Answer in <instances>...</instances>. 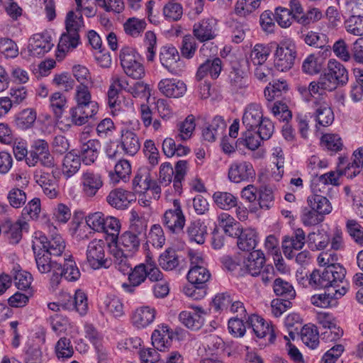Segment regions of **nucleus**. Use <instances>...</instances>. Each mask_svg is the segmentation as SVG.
Here are the masks:
<instances>
[{
	"label": "nucleus",
	"instance_id": "473e14b6",
	"mask_svg": "<svg viewBox=\"0 0 363 363\" xmlns=\"http://www.w3.org/2000/svg\"><path fill=\"white\" fill-rule=\"evenodd\" d=\"M265 265L264 254L259 250H252L245 262L247 272L253 277H257Z\"/></svg>",
	"mask_w": 363,
	"mask_h": 363
},
{
	"label": "nucleus",
	"instance_id": "f8f14e48",
	"mask_svg": "<svg viewBox=\"0 0 363 363\" xmlns=\"http://www.w3.org/2000/svg\"><path fill=\"white\" fill-rule=\"evenodd\" d=\"M306 234L303 229L294 230L291 236H285L282 240V250L284 256L289 259L294 257V250H300L306 243Z\"/></svg>",
	"mask_w": 363,
	"mask_h": 363
},
{
	"label": "nucleus",
	"instance_id": "6ab92c4d",
	"mask_svg": "<svg viewBox=\"0 0 363 363\" xmlns=\"http://www.w3.org/2000/svg\"><path fill=\"white\" fill-rule=\"evenodd\" d=\"M159 90L167 97L179 98L186 91L185 83L176 79H164L158 83Z\"/></svg>",
	"mask_w": 363,
	"mask_h": 363
},
{
	"label": "nucleus",
	"instance_id": "39448f33",
	"mask_svg": "<svg viewBox=\"0 0 363 363\" xmlns=\"http://www.w3.org/2000/svg\"><path fill=\"white\" fill-rule=\"evenodd\" d=\"M321 74L333 91L340 86L345 85L349 80L347 69L335 59L328 60L327 69Z\"/></svg>",
	"mask_w": 363,
	"mask_h": 363
},
{
	"label": "nucleus",
	"instance_id": "e2e57ef3",
	"mask_svg": "<svg viewBox=\"0 0 363 363\" xmlns=\"http://www.w3.org/2000/svg\"><path fill=\"white\" fill-rule=\"evenodd\" d=\"M332 50L335 57L340 60L345 62L352 60V50H350L349 45L344 39L340 38L336 40L332 47Z\"/></svg>",
	"mask_w": 363,
	"mask_h": 363
},
{
	"label": "nucleus",
	"instance_id": "4468645a",
	"mask_svg": "<svg viewBox=\"0 0 363 363\" xmlns=\"http://www.w3.org/2000/svg\"><path fill=\"white\" fill-rule=\"evenodd\" d=\"M334 291L315 294L311 296V302L313 305L320 308L334 307L337 305V300L347 292L348 288L341 286Z\"/></svg>",
	"mask_w": 363,
	"mask_h": 363
},
{
	"label": "nucleus",
	"instance_id": "5fc2aeb1",
	"mask_svg": "<svg viewBox=\"0 0 363 363\" xmlns=\"http://www.w3.org/2000/svg\"><path fill=\"white\" fill-rule=\"evenodd\" d=\"M160 266L164 270H172L179 265V259L175 250L167 249L158 259Z\"/></svg>",
	"mask_w": 363,
	"mask_h": 363
},
{
	"label": "nucleus",
	"instance_id": "bf43d9fd",
	"mask_svg": "<svg viewBox=\"0 0 363 363\" xmlns=\"http://www.w3.org/2000/svg\"><path fill=\"white\" fill-rule=\"evenodd\" d=\"M163 15L168 21H178L183 16V6L180 3L170 1L164 6Z\"/></svg>",
	"mask_w": 363,
	"mask_h": 363
},
{
	"label": "nucleus",
	"instance_id": "cd10ccee",
	"mask_svg": "<svg viewBox=\"0 0 363 363\" xmlns=\"http://www.w3.org/2000/svg\"><path fill=\"white\" fill-rule=\"evenodd\" d=\"M28 223L26 221L18 220L15 223L11 220H6L2 225L3 233L7 237L9 242L11 244H17L22 238V230Z\"/></svg>",
	"mask_w": 363,
	"mask_h": 363
},
{
	"label": "nucleus",
	"instance_id": "ddd939ff",
	"mask_svg": "<svg viewBox=\"0 0 363 363\" xmlns=\"http://www.w3.org/2000/svg\"><path fill=\"white\" fill-rule=\"evenodd\" d=\"M216 26L217 21L215 18H204L194 23V36L201 43L213 40L216 36Z\"/></svg>",
	"mask_w": 363,
	"mask_h": 363
},
{
	"label": "nucleus",
	"instance_id": "f257e3e1",
	"mask_svg": "<svg viewBox=\"0 0 363 363\" xmlns=\"http://www.w3.org/2000/svg\"><path fill=\"white\" fill-rule=\"evenodd\" d=\"M346 270L341 264H330L323 269H314L306 281L314 289H337L341 286L349 288L345 279Z\"/></svg>",
	"mask_w": 363,
	"mask_h": 363
},
{
	"label": "nucleus",
	"instance_id": "a18cd8bd",
	"mask_svg": "<svg viewBox=\"0 0 363 363\" xmlns=\"http://www.w3.org/2000/svg\"><path fill=\"white\" fill-rule=\"evenodd\" d=\"M162 151L167 157L174 155L182 157L189 154L190 149L182 144L177 145L175 140L172 138H167L162 143Z\"/></svg>",
	"mask_w": 363,
	"mask_h": 363
},
{
	"label": "nucleus",
	"instance_id": "c9c22d12",
	"mask_svg": "<svg viewBox=\"0 0 363 363\" xmlns=\"http://www.w3.org/2000/svg\"><path fill=\"white\" fill-rule=\"evenodd\" d=\"M230 89L233 91L238 94H243L248 86V79L244 75V72L239 69L233 67L228 75Z\"/></svg>",
	"mask_w": 363,
	"mask_h": 363
},
{
	"label": "nucleus",
	"instance_id": "412c9836",
	"mask_svg": "<svg viewBox=\"0 0 363 363\" xmlns=\"http://www.w3.org/2000/svg\"><path fill=\"white\" fill-rule=\"evenodd\" d=\"M35 182L41 186L44 194L50 199L58 194L57 184L55 176L49 172L37 171L34 175Z\"/></svg>",
	"mask_w": 363,
	"mask_h": 363
},
{
	"label": "nucleus",
	"instance_id": "052dcab7",
	"mask_svg": "<svg viewBox=\"0 0 363 363\" xmlns=\"http://www.w3.org/2000/svg\"><path fill=\"white\" fill-rule=\"evenodd\" d=\"M321 145L331 152L336 153L342 149L341 138L333 133L324 134L320 139Z\"/></svg>",
	"mask_w": 363,
	"mask_h": 363
},
{
	"label": "nucleus",
	"instance_id": "6e6d98bb",
	"mask_svg": "<svg viewBox=\"0 0 363 363\" xmlns=\"http://www.w3.org/2000/svg\"><path fill=\"white\" fill-rule=\"evenodd\" d=\"M146 26L145 20L133 17L126 20L123 24V28L126 34L136 38L141 35Z\"/></svg>",
	"mask_w": 363,
	"mask_h": 363
},
{
	"label": "nucleus",
	"instance_id": "b1692460",
	"mask_svg": "<svg viewBox=\"0 0 363 363\" xmlns=\"http://www.w3.org/2000/svg\"><path fill=\"white\" fill-rule=\"evenodd\" d=\"M156 311L154 308L150 306H142L135 309L131 316L133 325L142 329L147 327L155 320Z\"/></svg>",
	"mask_w": 363,
	"mask_h": 363
},
{
	"label": "nucleus",
	"instance_id": "680f3d73",
	"mask_svg": "<svg viewBox=\"0 0 363 363\" xmlns=\"http://www.w3.org/2000/svg\"><path fill=\"white\" fill-rule=\"evenodd\" d=\"M36 120V113L32 108H26L21 111L16 118L18 128L27 130L31 128Z\"/></svg>",
	"mask_w": 363,
	"mask_h": 363
},
{
	"label": "nucleus",
	"instance_id": "6e6552de",
	"mask_svg": "<svg viewBox=\"0 0 363 363\" xmlns=\"http://www.w3.org/2000/svg\"><path fill=\"white\" fill-rule=\"evenodd\" d=\"M54 46L48 31L33 34L29 39L28 50L30 55L41 57L50 51Z\"/></svg>",
	"mask_w": 363,
	"mask_h": 363
},
{
	"label": "nucleus",
	"instance_id": "864d4df0",
	"mask_svg": "<svg viewBox=\"0 0 363 363\" xmlns=\"http://www.w3.org/2000/svg\"><path fill=\"white\" fill-rule=\"evenodd\" d=\"M85 337L94 345L99 357L105 359L106 353L101 345V335L92 325L87 324L85 325Z\"/></svg>",
	"mask_w": 363,
	"mask_h": 363
},
{
	"label": "nucleus",
	"instance_id": "de8ad7c7",
	"mask_svg": "<svg viewBox=\"0 0 363 363\" xmlns=\"http://www.w3.org/2000/svg\"><path fill=\"white\" fill-rule=\"evenodd\" d=\"M330 242V236L326 233L319 230L310 233L306 241L308 247L313 251L324 250Z\"/></svg>",
	"mask_w": 363,
	"mask_h": 363
},
{
	"label": "nucleus",
	"instance_id": "603ef678",
	"mask_svg": "<svg viewBox=\"0 0 363 363\" xmlns=\"http://www.w3.org/2000/svg\"><path fill=\"white\" fill-rule=\"evenodd\" d=\"M79 43V35L77 33L67 32L62 33L57 45L60 52H66L74 49Z\"/></svg>",
	"mask_w": 363,
	"mask_h": 363
},
{
	"label": "nucleus",
	"instance_id": "f03ea898",
	"mask_svg": "<svg viewBox=\"0 0 363 363\" xmlns=\"http://www.w3.org/2000/svg\"><path fill=\"white\" fill-rule=\"evenodd\" d=\"M121 65L125 74L133 79H140L145 76V67L140 62V56L136 50L124 47L120 52Z\"/></svg>",
	"mask_w": 363,
	"mask_h": 363
},
{
	"label": "nucleus",
	"instance_id": "bb28decb",
	"mask_svg": "<svg viewBox=\"0 0 363 363\" xmlns=\"http://www.w3.org/2000/svg\"><path fill=\"white\" fill-rule=\"evenodd\" d=\"M226 128L225 121L220 116H216L211 123L202 130L203 139L208 142H214L217 138L222 137Z\"/></svg>",
	"mask_w": 363,
	"mask_h": 363
},
{
	"label": "nucleus",
	"instance_id": "3c124183",
	"mask_svg": "<svg viewBox=\"0 0 363 363\" xmlns=\"http://www.w3.org/2000/svg\"><path fill=\"white\" fill-rule=\"evenodd\" d=\"M213 199L216 204L223 210H230L238 206V198L229 192L216 191Z\"/></svg>",
	"mask_w": 363,
	"mask_h": 363
},
{
	"label": "nucleus",
	"instance_id": "20e7f679",
	"mask_svg": "<svg viewBox=\"0 0 363 363\" xmlns=\"http://www.w3.org/2000/svg\"><path fill=\"white\" fill-rule=\"evenodd\" d=\"M107 244L103 240L94 239L86 247V262L93 269L109 267L111 260L106 256Z\"/></svg>",
	"mask_w": 363,
	"mask_h": 363
},
{
	"label": "nucleus",
	"instance_id": "7c9ffc66",
	"mask_svg": "<svg viewBox=\"0 0 363 363\" xmlns=\"http://www.w3.org/2000/svg\"><path fill=\"white\" fill-rule=\"evenodd\" d=\"M111 254L113 256V262L115 267L123 274H128L132 269L129 257L133 256L128 252H125L123 250L119 248L118 245L111 248Z\"/></svg>",
	"mask_w": 363,
	"mask_h": 363
},
{
	"label": "nucleus",
	"instance_id": "aec40b11",
	"mask_svg": "<svg viewBox=\"0 0 363 363\" xmlns=\"http://www.w3.org/2000/svg\"><path fill=\"white\" fill-rule=\"evenodd\" d=\"M62 308L68 311H75L80 315L88 311V302L86 294L81 289L75 291L74 296H68V299L62 303Z\"/></svg>",
	"mask_w": 363,
	"mask_h": 363
},
{
	"label": "nucleus",
	"instance_id": "9d476101",
	"mask_svg": "<svg viewBox=\"0 0 363 363\" xmlns=\"http://www.w3.org/2000/svg\"><path fill=\"white\" fill-rule=\"evenodd\" d=\"M228 177L229 180L233 183L248 182L255 177V171L250 162L237 161L230 165Z\"/></svg>",
	"mask_w": 363,
	"mask_h": 363
},
{
	"label": "nucleus",
	"instance_id": "774afa93",
	"mask_svg": "<svg viewBox=\"0 0 363 363\" xmlns=\"http://www.w3.org/2000/svg\"><path fill=\"white\" fill-rule=\"evenodd\" d=\"M347 231L354 242L363 247V227L354 220H349L346 223Z\"/></svg>",
	"mask_w": 363,
	"mask_h": 363
},
{
	"label": "nucleus",
	"instance_id": "49530a36",
	"mask_svg": "<svg viewBox=\"0 0 363 363\" xmlns=\"http://www.w3.org/2000/svg\"><path fill=\"white\" fill-rule=\"evenodd\" d=\"M308 203L311 208L314 209L323 216L332 211L331 203L325 195H311L308 197Z\"/></svg>",
	"mask_w": 363,
	"mask_h": 363
},
{
	"label": "nucleus",
	"instance_id": "393cba45",
	"mask_svg": "<svg viewBox=\"0 0 363 363\" xmlns=\"http://www.w3.org/2000/svg\"><path fill=\"white\" fill-rule=\"evenodd\" d=\"M97 110H94L83 106L75 105L70 108L67 121L74 125H82L86 123L89 118L97 113Z\"/></svg>",
	"mask_w": 363,
	"mask_h": 363
},
{
	"label": "nucleus",
	"instance_id": "13d9d810",
	"mask_svg": "<svg viewBox=\"0 0 363 363\" xmlns=\"http://www.w3.org/2000/svg\"><path fill=\"white\" fill-rule=\"evenodd\" d=\"M62 272L63 277L68 281H76L81 276L80 271L72 256H69L67 259H64V264H62Z\"/></svg>",
	"mask_w": 363,
	"mask_h": 363
},
{
	"label": "nucleus",
	"instance_id": "338daca9",
	"mask_svg": "<svg viewBox=\"0 0 363 363\" xmlns=\"http://www.w3.org/2000/svg\"><path fill=\"white\" fill-rule=\"evenodd\" d=\"M104 305L106 311L114 317H121L124 314L123 304L121 300L116 296H106Z\"/></svg>",
	"mask_w": 363,
	"mask_h": 363
},
{
	"label": "nucleus",
	"instance_id": "9b49d317",
	"mask_svg": "<svg viewBox=\"0 0 363 363\" xmlns=\"http://www.w3.org/2000/svg\"><path fill=\"white\" fill-rule=\"evenodd\" d=\"M313 116L318 125L327 127L334 121V113L329 104L322 99L315 98L312 101Z\"/></svg>",
	"mask_w": 363,
	"mask_h": 363
},
{
	"label": "nucleus",
	"instance_id": "7ed1b4c3",
	"mask_svg": "<svg viewBox=\"0 0 363 363\" xmlns=\"http://www.w3.org/2000/svg\"><path fill=\"white\" fill-rule=\"evenodd\" d=\"M296 57L295 43L289 39L281 41L274 52V65L281 72L289 70L294 65Z\"/></svg>",
	"mask_w": 363,
	"mask_h": 363
},
{
	"label": "nucleus",
	"instance_id": "c03bdc74",
	"mask_svg": "<svg viewBox=\"0 0 363 363\" xmlns=\"http://www.w3.org/2000/svg\"><path fill=\"white\" fill-rule=\"evenodd\" d=\"M210 278L209 271L206 267L200 265L192 267L187 274V279L189 283L205 287H206V282Z\"/></svg>",
	"mask_w": 363,
	"mask_h": 363
},
{
	"label": "nucleus",
	"instance_id": "423d86ee",
	"mask_svg": "<svg viewBox=\"0 0 363 363\" xmlns=\"http://www.w3.org/2000/svg\"><path fill=\"white\" fill-rule=\"evenodd\" d=\"M159 57L162 65L172 74L180 75L184 72V63L180 60L179 52L173 45L162 46Z\"/></svg>",
	"mask_w": 363,
	"mask_h": 363
},
{
	"label": "nucleus",
	"instance_id": "2f4dec72",
	"mask_svg": "<svg viewBox=\"0 0 363 363\" xmlns=\"http://www.w3.org/2000/svg\"><path fill=\"white\" fill-rule=\"evenodd\" d=\"M101 147L98 140H89L81 146V160L86 165L92 164L99 156V150Z\"/></svg>",
	"mask_w": 363,
	"mask_h": 363
},
{
	"label": "nucleus",
	"instance_id": "72a5a7b5",
	"mask_svg": "<svg viewBox=\"0 0 363 363\" xmlns=\"http://www.w3.org/2000/svg\"><path fill=\"white\" fill-rule=\"evenodd\" d=\"M258 242V234L251 228H242L238 238L237 245L242 251H250L255 248Z\"/></svg>",
	"mask_w": 363,
	"mask_h": 363
},
{
	"label": "nucleus",
	"instance_id": "a211bd4d",
	"mask_svg": "<svg viewBox=\"0 0 363 363\" xmlns=\"http://www.w3.org/2000/svg\"><path fill=\"white\" fill-rule=\"evenodd\" d=\"M38 239L42 245V250L52 257H60L65 251V242L59 234L55 233L50 238L40 235Z\"/></svg>",
	"mask_w": 363,
	"mask_h": 363
},
{
	"label": "nucleus",
	"instance_id": "1a4fd4ad",
	"mask_svg": "<svg viewBox=\"0 0 363 363\" xmlns=\"http://www.w3.org/2000/svg\"><path fill=\"white\" fill-rule=\"evenodd\" d=\"M173 208L167 210L163 216V225L172 233L181 232L185 224L180 202L178 199L173 201Z\"/></svg>",
	"mask_w": 363,
	"mask_h": 363
},
{
	"label": "nucleus",
	"instance_id": "f704fd0d",
	"mask_svg": "<svg viewBox=\"0 0 363 363\" xmlns=\"http://www.w3.org/2000/svg\"><path fill=\"white\" fill-rule=\"evenodd\" d=\"M117 245L125 252L133 255L140 248V238L127 230L118 238Z\"/></svg>",
	"mask_w": 363,
	"mask_h": 363
},
{
	"label": "nucleus",
	"instance_id": "0eeeda50",
	"mask_svg": "<svg viewBox=\"0 0 363 363\" xmlns=\"http://www.w3.org/2000/svg\"><path fill=\"white\" fill-rule=\"evenodd\" d=\"M80 185L84 196L93 198L103 186L104 179L99 172L87 169L82 174Z\"/></svg>",
	"mask_w": 363,
	"mask_h": 363
},
{
	"label": "nucleus",
	"instance_id": "8fccbe9b",
	"mask_svg": "<svg viewBox=\"0 0 363 363\" xmlns=\"http://www.w3.org/2000/svg\"><path fill=\"white\" fill-rule=\"evenodd\" d=\"M195 120L192 115L188 116L184 121L179 122L177 127V133L175 135L177 140H189L195 130Z\"/></svg>",
	"mask_w": 363,
	"mask_h": 363
},
{
	"label": "nucleus",
	"instance_id": "e433bc0d",
	"mask_svg": "<svg viewBox=\"0 0 363 363\" xmlns=\"http://www.w3.org/2000/svg\"><path fill=\"white\" fill-rule=\"evenodd\" d=\"M74 100L77 105L86 106L94 110H99L98 104L91 99L89 86H77Z\"/></svg>",
	"mask_w": 363,
	"mask_h": 363
},
{
	"label": "nucleus",
	"instance_id": "a19ab883",
	"mask_svg": "<svg viewBox=\"0 0 363 363\" xmlns=\"http://www.w3.org/2000/svg\"><path fill=\"white\" fill-rule=\"evenodd\" d=\"M49 150L48 143L43 139H37L33 142L29 155L26 158V162L29 167H34L38 162V157Z\"/></svg>",
	"mask_w": 363,
	"mask_h": 363
},
{
	"label": "nucleus",
	"instance_id": "69168bd1",
	"mask_svg": "<svg viewBox=\"0 0 363 363\" xmlns=\"http://www.w3.org/2000/svg\"><path fill=\"white\" fill-rule=\"evenodd\" d=\"M346 31L353 35L363 36V16H351L345 21Z\"/></svg>",
	"mask_w": 363,
	"mask_h": 363
},
{
	"label": "nucleus",
	"instance_id": "2eb2a0df",
	"mask_svg": "<svg viewBox=\"0 0 363 363\" xmlns=\"http://www.w3.org/2000/svg\"><path fill=\"white\" fill-rule=\"evenodd\" d=\"M120 145L125 155L134 156L140 149V141L133 130L123 128L121 130Z\"/></svg>",
	"mask_w": 363,
	"mask_h": 363
},
{
	"label": "nucleus",
	"instance_id": "09e8293b",
	"mask_svg": "<svg viewBox=\"0 0 363 363\" xmlns=\"http://www.w3.org/2000/svg\"><path fill=\"white\" fill-rule=\"evenodd\" d=\"M302 342L309 348L315 349L319 344V335L313 325H305L301 330Z\"/></svg>",
	"mask_w": 363,
	"mask_h": 363
},
{
	"label": "nucleus",
	"instance_id": "a878e982",
	"mask_svg": "<svg viewBox=\"0 0 363 363\" xmlns=\"http://www.w3.org/2000/svg\"><path fill=\"white\" fill-rule=\"evenodd\" d=\"M247 324L249 328L252 329L257 337L262 338L269 334L270 335L269 340L271 342L272 340L275 339L273 327L269 325V324L260 316L255 314L251 315L247 320Z\"/></svg>",
	"mask_w": 363,
	"mask_h": 363
},
{
	"label": "nucleus",
	"instance_id": "0e129e2a",
	"mask_svg": "<svg viewBox=\"0 0 363 363\" xmlns=\"http://www.w3.org/2000/svg\"><path fill=\"white\" fill-rule=\"evenodd\" d=\"M65 26L67 32L79 33L80 29L84 26L82 13L73 11H69L66 16Z\"/></svg>",
	"mask_w": 363,
	"mask_h": 363
},
{
	"label": "nucleus",
	"instance_id": "4d7b16f0",
	"mask_svg": "<svg viewBox=\"0 0 363 363\" xmlns=\"http://www.w3.org/2000/svg\"><path fill=\"white\" fill-rule=\"evenodd\" d=\"M114 174L111 173L110 177L113 182H118L121 179L126 181L131 173V165L126 160H121L114 167Z\"/></svg>",
	"mask_w": 363,
	"mask_h": 363
},
{
	"label": "nucleus",
	"instance_id": "f3484780",
	"mask_svg": "<svg viewBox=\"0 0 363 363\" xmlns=\"http://www.w3.org/2000/svg\"><path fill=\"white\" fill-rule=\"evenodd\" d=\"M263 118L261 105L251 103L245 108L242 122L247 130H255Z\"/></svg>",
	"mask_w": 363,
	"mask_h": 363
},
{
	"label": "nucleus",
	"instance_id": "4c0bfd02",
	"mask_svg": "<svg viewBox=\"0 0 363 363\" xmlns=\"http://www.w3.org/2000/svg\"><path fill=\"white\" fill-rule=\"evenodd\" d=\"M130 214V225L128 231L137 235L140 238L145 236L147 229V220L135 210H132Z\"/></svg>",
	"mask_w": 363,
	"mask_h": 363
},
{
	"label": "nucleus",
	"instance_id": "c756f323",
	"mask_svg": "<svg viewBox=\"0 0 363 363\" xmlns=\"http://www.w3.org/2000/svg\"><path fill=\"white\" fill-rule=\"evenodd\" d=\"M184 234L190 242L203 244L208 235L207 226L200 220H195L186 227Z\"/></svg>",
	"mask_w": 363,
	"mask_h": 363
},
{
	"label": "nucleus",
	"instance_id": "4be33fe9",
	"mask_svg": "<svg viewBox=\"0 0 363 363\" xmlns=\"http://www.w3.org/2000/svg\"><path fill=\"white\" fill-rule=\"evenodd\" d=\"M34 254L36 267L39 272L41 274H47L50 272L52 270L60 269V263L57 260L53 259L49 253L45 252L40 249L38 252H36V247L35 245L32 247Z\"/></svg>",
	"mask_w": 363,
	"mask_h": 363
},
{
	"label": "nucleus",
	"instance_id": "79ce46f5",
	"mask_svg": "<svg viewBox=\"0 0 363 363\" xmlns=\"http://www.w3.org/2000/svg\"><path fill=\"white\" fill-rule=\"evenodd\" d=\"M289 90L288 84L286 80L277 79L264 89V96L268 101H272L277 98H281Z\"/></svg>",
	"mask_w": 363,
	"mask_h": 363
},
{
	"label": "nucleus",
	"instance_id": "37998d69",
	"mask_svg": "<svg viewBox=\"0 0 363 363\" xmlns=\"http://www.w3.org/2000/svg\"><path fill=\"white\" fill-rule=\"evenodd\" d=\"M151 180L149 169L146 167L140 168L133 180L134 191L139 194H144L149 190Z\"/></svg>",
	"mask_w": 363,
	"mask_h": 363
},
{
	"label": "nucleus",
	"instance_id": "5701e85b",
	"mask_svg": "<svg viewBox=\"0 0 363 363\" xmlns=\"http://www.w3.org/2000/svg\"><path fill=\"white\" fill-rule=\"evenodd\" d=\"M204 314L202 308H193L192 311H184L179 315V321L186 328L191 330H199L203 324Z\"/></svg>",
	"mask_w": 363,
	"mask_h": 363
},
{
	"label": "nucleus",
	"instance_id": "58836bf2",
	"mask_svg": "<svg viewBox=\"0 0 363 363\" xmlns=\"http://www.w3.org/2000/svg\"><path fill=\"white\" fill-rule=\"evenodd\" d=\"M81 157L74 152L70 151L67 153L63 160L62 173L67 177L69 178L75 174L81 167Z\"/></svg>",
	"mask_w": 363,
	"mask_h": 363
},
{
	"label": "nucleus",
	"instance_id": "c85d7f7f",
	"mask_svg": "<svg viewBox=\"0 0 363 363\" xmlns=\"http://www.w3.org/2000/svg\"><path fill=\"white\" fill-rule=\"evenodd\" d=\"M173 338V333L169 330L167 325L158 326V328L154 330L151 337L154 347L160 351H162L167 347Z\"/></svg>",
	"mask_w": 363,
	"mask_h": 363
},
{
	"label": "nucleus",
	"instance_id": "dca6fc26",
	"mask_svg": "<svg viewBox=\"0 0 363 363\" xmlns=\"http://www.w3.org/2000/svg\"><path fill=\"white\" fill-rule=\"evenodd\" d=\"M135 199V196L132 192L120 188L111 190L106 197L108 203L117 209L128 208L130 203Z\"/></svg>",
	"mask_w": 363,
	"mask_h": 363
},
{
	"label": "nucleus",
	"instance_id": "ea45409f",
	"mask_svg": "<svg viewBox=\"0 0 363 363\" xmlns=\"http://www.w3.org/2000/svg\"><path fill=\"white\" fill-rule=\"evenodd\" d=\"M272 288L277 296L283 297L285 300L290 301L296 297V291L292 284L282 278L274 279Z\"/></svg>",
	"mask_w": 363,
	"mask_h": 363
}]
</instances>
